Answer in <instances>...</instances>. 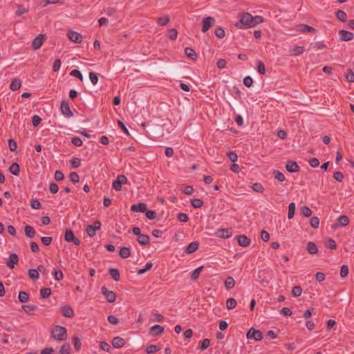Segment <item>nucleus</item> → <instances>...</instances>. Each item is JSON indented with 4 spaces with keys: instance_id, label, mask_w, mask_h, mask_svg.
<instances>
[{
    "instance_id": "nucleus-26",
    "label": "nucleus",
    "mask_w": 354,
    "mask_h": 354,
    "mask_svg": "<svg viewBox=\"0 0 354 354\" xmlns=\"http://www.w3.org/2000/svg\"><path fill=\"white\" fill-rule=\"evenodd\" d=\"M64 239L66 242L73 241L74 243H77L75 241V236L73 232L71 230H66L64 234Z\"/></svg>"
},
{
    "instance_id": "nucleus-54",
    "label": "nucleus",
    "mask_w": 354,
    "mask_h": 354,
    "mask_svg": "<svg viewBox=\"0 0 354 354\" xmlns=\"http://www.w3.org/2000/svg\"><path fill=\"white\" fill-rule=\"evenodd\" d=\"M138 243H148L149 237L147 235L141 234L138 237Z\"/></svg>"
},
{
    "instance_id": "nucleus-60",
    "label": "nucleus",
    "mask_w": 354,
    "mask_h": 354,
    "mask_svg": "<svg viewBox=\"0 0 354 354\" xmlns=\"http://www.w3.org/2000/svg\"><path fill=\"white\" fill-rule=\"evenodd\" d=\"M70 75L80 79V80H82V79H83L82 73L79 70H77V69L72 70L70 73Z\"/></svg>"
},
{
    "instance_id": "nucleus-41",
    "label": "nucleus",
    "mask_w": 354,
    "mask_h": 354,
    "mask_svg": "<svg viewBox=\"0 0 354 354\" xmlns=\"http://www.w3.org/2000/svg\"><path fill=\"white\" fill-rule=\"evenodd\" d=\"M60 354H71V346L68 344H64L60 347Z\"/></svg>"
},
{
    "instance_id": "nucleus-35",
    "label": "nucleus",
    "mask_w": 354,
    "mask_h": 354,
    "mask_svg": "<svg viewBox=\"0 0 354 354\" xmlns=\"http://www.w3.org/2000/svg\"><path fill=\"white\" fill-rule=\"evenodd\" d=\"M72 342H73L75 348L77 351H80L81 349V346H82V342H81V340L80 339V338L77 336H74L72 338Z\"/></svg>"
},
{
    "instance_id": "nucleus-19",
    "label": "nucleus",
    "mask_w": 354,
    "mask_h": 354,
    "mask_svg": "<svg viewBox=\"0 0 354 354\" xmlns=\"http://www.w3.org/2000/svg\"><path fill=\"white\" fill-rule=\"evenodd\" d=\"M216 234L220 238H229L232 236L231 229H219L216 231Z\"/></svg>"
},
{
    "instance_id": "nucleus-7",
    "label": "nucleus",
    "mask_w": 354,
    "mask_h": 354,
    "mask_svg": "<svg viewBox=\"0 0 354 354\" xmlns=\"http://www.w3.org/2000/svg\"><path fill=\"white\" fill-rule=\"evenodd\" d=\"M60 111L63 115L68 118H71L73 115V113L71 110L69 104L66 100L62 101L60 105Z\"/></svg>"
},
{
    "instance_id": "nucleus-42",
    "label": "nucleus",
    "mask_w": 354,
    "mask_h": 354,
    "mask_svg": "<svg viewBox=\"0 0 354 354\" xmlns=\"http://www.w3.org/2000/svg\"><path fill=\"white\" fill-rule=\"evenodd\" d=\"M199 245H187L185 248V252L187 254H192L198 249Z\"/></svg>"
},
{
    "instance_id": "nucleus-30",
    "label": "nucleus",
    "mask_w": 354,
    "mask_h": 354,
    "mask_svg": "<svg viewBox=\"0 0 354 354\" xmlns=\"http://www.w3.org/2000/svg\"><path fill=\"white\" fill-rule=\"evenodd\" d=\"M235 285V281L233 277H228L225 281V286L227 290H230L234 288Z\"/></svg>"
},
{
    "instance_id": "nucleus-25",
    "label": "nucleus",
    "mask_w": 354,
    "mask_h": 354,
    "mask_svg": "<svg viewBox=\"0 0 354 354\" xmlns=\"http://www.w3.org/2000/svg\"><path fill=\"white\" fill-rule=\"evenodd\" d=\"M18 299L21 303H26L29 301L30 297L28 292L25 291H20L19 292Z\"/></svg>"
},
{
    "instance_id": "nucleus-44",
    "label": "nucleus",
    "mask_w": 354,
    "mask_h": 354,
    "mask_svg": "<svg viewBox=\"0 0 354 354\" xmlns=\"http://www.w3.org/2000/svg\"><path fill=\"white\" fill-rule=\"evenodd\" d=\"M237 243H250V239L245 235H239L236 237Z\"/></svg>"
},
{
    "instance_id": "nucleus-17",
    "label": "nucleus",
    "mask_w": 354,
    "mask_h": 354,
    "mask_svg": "<svg viewBox=\"0 0 354 354\" xmlns=\"http://www.w3.org/2000/svg\"><path fill=\"white\" fill-rule=\"evenodd\" d=\"M131 210L134 212H145L147 210V205L143 203L133 204L131 207Z\"/></svg>"
},
{
    "instance_id": "nucleus-36",
    "label": "nucleus",
    "mask_w": 354,
    "mask_h": 354,
    "mask_svg": "<svg viewBox=\"0 0 354 354\" xmlns=\"http://www.w3.org/2000/svg\"><path fill=\"white\" fill-rule=\"evenodd\" d=\"M158 24L161 26H165L167 25V24L169 22V16H165L164 17H159L156 20Z\"/></svg>"
},
{
    "instance_id": "nucleus-16",
    "label": "nucleus",
    "mask_w": 354,
    "mask_h": 354,
    "mask_svg": "<svg viewBox=\"0 0 354 354\" xmlns=\"http://www.w3.org/2000/svg\"><path fill=\"white\" fill-rule=\"evenodd\" d=\"M44 269L42 266H39L37 269H30L28 270V275L32 280H37L39 277V272Z\"/></svg>"
},
{
    "instance_id": "nucleus-4",
    "label": "nucleus",
    "mask_w": 354,
    "mask_h": 354,
    "mask_svg": "<svg viewBox=\"0 0 354 354\" xmlns=\"http://www.w3.org/2000/svg\"><path fill=\"white\" fill-rule=\"evenodd\" d=\"M246 337L248 339H254L256 341H261L263 339V333L259 330L251 328L248 331Z\"/></svg>"
},
{
    "instance_id": "nucleus-57",
    "label": "nucleus",
    "mask_w": 354,
    "mask_h": 354,
    "mask_svg": "<svg viewBox=\"0 0 354 354\" xmlns=\"http://www.w3.org/2000/svg\"><path fill=\"white\" fill-rule=\"evenodd\" d=\"M310 224L313 228H317L319 225V219L317 216L311 218Z\"/></svg>"
},
{
    "instance_id": "nucleus-34",
    "label": "nucleus",
    "mask_w": 354,
    "mask_h": 354,
    "mask_svg": "<svg viewBox=\"0 0 354 354\" xmlns=\"http://www.w3.org/2000/svg\"><path fill=\"white\" fill-rule=\"evenodd\" d=\"M336 17L342 22H345L347 18L346 12L341 10L337 11Z\"/></svg>"
},
{
    "instance_id": "nucleus-24",
    "label": "nucleus",
    "mask_w": 354,
    "mask_h": 354,
    "mask_svg": "<svg viewBox=\"0 0 354 354\" xmlns=\"http://www.w3.org/2000/svg\"><path fill=\"white\" fill-rule=\"evenodd\" d=\"M185 53L189 58H190L192 60H196L197 58V55H196L195 50L192 48H189V47L185 48Z\"/></svg>"
},
{
    "instance_id": "nucleus-58",
    "label": "nucleus",
    "mask_w": 354,
    "mask_h": 354,
    "mask_svg": "<svg viewBox=\"0 0 354 354\" xmlns=\"http://www.w3.org/2000/svg\"><path fill=\"white\" fill-rule=\"evenodd\" d=\"M305 49L304 46H297L292 49V54L295 56L302 54L304 52Z\"/></svg>"
},
{
    "instance_id": "nucleus-64",
    "label": "nucleus",
    "mask_w": 354,
    "mask_h": 354,
    "mask_svg": "<svg viewBox=\"0 0 354 354\" xmlns=\"http://www.w3.org/2000/svg\"><path fill=\"white\" fill-rule=\"evenodd\" d=\"M71 142L73 145H74L76 147H80L83 144L82 140L78 137L72 138Z\"/></svg>"
},
{
    "instance_id": "nucleus-13",
    "label": "nucleus",
    "mask_w": 354,
    "mask_h": 354,
    "mask_svg": "<svg viewBox=\"0 0 354 354\" xmlns=\"http://www.w3.org/2000/svg\"><path fill=\"white\" fill-rule=\"evenodd\" d=\"M339 39L344 41H351L353 38V33L352 32L341 30L339 31Z\"/></svg>"
},
{
    "instance_id": "nucleus-50",
    "label": "nucleus",
    "mask_w": 354,
    "mask_h": 354,
    "mask_svg": "<svg viewBox=\"0 0 354 354\" xmlns=\"http://www.w3.org/2000/svg\"><path fill=\"white\" fill-rule=\"evenodd\" d=\"M69 178L73 183H78L80 180V176L76 172H71L69 175Z\"/></svg>"
},
{
    "instance_id": "nucleus-33",
    "label": "nucleus",
    "mask_w": 354,
    "mask_h": 354,
    "mask_svg": "<svg viewBox=\"0 0 354 354\" xmlns=\"http://www.w3.org/2000/svg\"><path fill=\"white\" fill-rule=\"evenodd\" d=\"M236 301L234 298H229L226 301V306L228 310L234 309L236 306Z\"/></svg>"
},
{
    "instance_id": "nucleus-5",
    "label": "nucleus",
    "mask_w": 354,
    "mask_h": 354,
    "mask_svg": "<svg viewBox=\"0 0 354 354\" xmlns=\"http://www.w3.org/2000/svg\"><path fill=\"white\" fill-rule=\"evenodd\" d=\"M46 36L44 34L38 35L32 41V48L33 50H37L39 49L46 39Z\"/></svg>"
},
{
    "instance_id": "nucleus-40",
    "label": "nucleus",
    "mask_w": 354,
    "mask_h": 354,
    "mask_svg": "<svg viewBox=\"0 0 354 354\" xmlns=\"http://www.w3.org/2000/svg\"><path fill=\"white\" fill-rule=\"evenodd\" d=\"M300 212L306 217H309L312 214L311 209L306 205L301 207Z\"/></svg>"
},
{
    "instance_id": "nucleus-11",
    "label": "nucleus",
    "mask_w": 354,
    "mask_h": 354,
    "mask_svg": "<svg viewBox=\"0 0 354 354\" xmlns=\"http://www.w3.org/2000/svg\"><path fill=\"white\" fill-rule=\"evenodd\" d=\"M19 262V258L17 254L15 253H11L9 256L8 259L6 262V266L10 269H13Z\"/></svg>"
},
{
    "instance_id": "nucleus-48",
    "label": "nucleus",
    "mask_w": 354,
    "mask_h": 354,
    "mask_svg": "<svg viewBox=\"0 0 354 354\" xmlns=\"http://www.w3.org/2000/svg\"><path fill=\"white\" fill-rule=\"evenodd\" d=\"M274 178L279 182H283L286 180L284 174L279 171H274Z\"/></svg>"
},
{
    "instance_id": "nucleus-2",
    "label": "nucleus",
    "mask_w": 354,
    "mask_h": 354,
    "mask_svg": "<svg viewBox=\"0 0 354 354\" xmlns=\"http://www.w3.org/2000/svg\"><path fill=\"white\" fill-rule=\"evenodd\" d=\"M50 337L57 341H65L68 338L67 330L62 326H55L50 332Z\"/></svg>"
},
{
    "instance_id": "nucleus-9",
    "label": "nucleus",
    "mask_w": 354,
    "mask_h": 354,
    "mask_svg": "<svg viewBox=\"0 0 354 354\" xmlns=\"http://www.w3.org/2000/svg\"><path fill=\"white\" fill-rule=\"evenodd\" d=\"M214 22L215 19L212 17L204 18L202 21V32H206Z\"/></svg>"
},
{
    "instance_id": "nucleus-1",
    "label": "nucleus",
    "mask_w": 354,
    "mask_h": 354,
    "mask_svg": "<svg viewBox=\"0 0 354 354\" xmlns=\"http://www.w3.org/2000/svg\"><path fill=\"white\" fill-rule=\"evenodd\" d=\"M263 18L261 16H252L249 12H243L239 15V21L235 24V27L238 29H248L255 27L262 24Z\"/></svg>"
},
{
    "instance_id": "nucleus-61",
    "label": "nucleus",
    "mask_w": 354,
    "mask_h": 354,
    "mask_svg": "<svg viewBox=\"0 0 354 354\" xmlns=\"http://www.w3.org/2000/svg\"><path fill=\"white\" fill-rule=\"evenodd\" d=\"M54 278L57 281H61L63 277V273L60 270H55L53 272Z\"/></svg>"
},
{
    "instance_id": "nucleus-47",
    "label": "nucleus",
    "mask_w": 354,
    "mask_h": 354,
    "mask_svg": "<svg viewBox=\"0 0 354 354\" xmlns=\"http://www.w3.org/2000/svg\"><path fill=\"white\" fill-rule=\"evenodd\" d=\"M159 350H160V348L158 347L156 345L151 344V345L147 346V348L146 349V352L147 354H153L156 351H158Z\"/></svg>"
},
{
    "instance_id": "nucleus-27",
    "label": "nucleus",
    "mask_w": 354,
    "mask_h": 354,
    "mask_svg": "<svg viewBox=\"0 0 354 354\" xmlns=\"http://www.w3.org/2000/svg\"><path fill=\"white\" fill-rule=\"evenodd\" d=\"M9 171L15 176H18L20 172V167L18 163L14 162L9 167Z\"/></svg>"
},
{
    "instance_id": "nucleus-32",
    "label": "nucleus",
    "mask_w": 354,
    "mask_h": 354,
    "mask_svg": "<svg viewBox=\"0 0 354 354\" xmlns=\"http://www.w3.org/2000/svg\"><path fill=\"white\" fill-rule=\"evenodd\" d=\"M119 254L122 258L126 259L130 256L131 251L129 248L123 247L120 250Z\"/></svg>"
},
{
    "instance_id": "nucleus-39",
    "label": "nucleus",
    "mask_w": 354,
    "mask_h": 354,
    "mask_svg": "<svg viewBox=\"0 0 354 354\" xmlns=\"http://www.w3.org/2000/svg\"><path fill=\"white\" fill-rule=\"evenodd\" d=\"M190 203H191L192 206L195 208H200L202 207V205L203 204V201L200 198L192 199Z\"/></svg>"
},
{
    "instance_id": "nucleus-45",
    "label": "nucleus",
    "mask_w": 354,
    "mask_h": 354,
    "mask_svg": "<svg viewBox=\"0 0 354 354\" xmlns=\"http://www.w3.org/2000/svg\"><path fill=\"white\" fill-rule=\"evenodd\" d=\"M302 293V288L299 286H294L292 289V295L294 296V297H299Z\"/></svg>"
},
{
    "instance_id": "nucleus-12",
    "label": "nucleus",
    "mask_w": 354,
    "mask_h": 354,
    "mask_svg": "<svg viewBox=\"0 0 354 354\" xmlns=\"http://www.w3.org/2000/svg\"><path fill=\"white\" fill-rule=\"evenodd\" d=\"M295 30L297 31L301 32L302 33H306V32H311L313 33L317 32L316 29H315L314 28H313L308 25L304 24H300L297 25L295 27Z\"/></svg>"
},
{
    "instance_id": "nucleus-49",
    "label": "nucleus",
    "mask_w": 354,
    "mask_h": 354,
    "mask_svg": "<svg viewBox=\"0 0 354 354\" xmlns=\"http://www.w3.org/2000/svg\"><path fill=\"white\" fill-rule=\"evenodd\" d=\"M164 319V317L160 313H153L151 315V320L153 322H161Z\"/></svg>"
},
{
    "instance_id": "nucleus-55",
    "label": "nucleus",
    "mask_w": 354,
    "mask_h": 354,
    "mask_svg": "<svg viewBox=\"0 0 354 354\" xmlns=\"http://www.w3.org/2000/svg\"><path fill=\"white\" fill-rule=\"evenodd\" d=\"M215 35L220 39H222L225 37V30H223V28H217L215 29Z\"/></svg>"
},
{
    "instance_id": "nucleus-8",
    "label": "nucleus",
    "mask_w": 354,
    "mask_h": 354,
    "mask_svg": "<svg viewBox=\"0 0 354 354\" xmlns=\"http://www.w3.org/2000/svg\"><path fill=\"white\" fill-rule=\"evenodd\" d=\"M102 292L108 302L113 303L115 301L116 295L113 291L109 290L105 286H103L102 288Z\"/></svg>"
},
{
    "instance_id": "nucleus-18",
    "label": "nucleus",
    "mask_w": 354,
    "mask_h": 354,
    "mask_svg": "<svg viewBox=\"0 0 354 354\" xmlns=\"http://www.w3.org/2000/svg\"><path fill=\"white\" fill-rule=\"evenodd\" d=\"M164 332V328L160 325H155L150 328L149 333L153 336H158Z\"/></svg>"
},
{
    "instance_id": "nucleus-14",
    "label": "nucleus",
    "mask_w": 354,
    "mask_h": 354,
    "mask_svg": "<svg viewBox=\"0 0 354 354\" xmlns=\"http://www.w3.org/2000/svg\"><path fill=\"white\" fill-rule=\"evenodd\" d=\"M286 170L290 173H295L299 171V166L293 160H288L286 165Z\"/></svg>"
},
{
    "instance_id": "nucleus-62",
    "label": "nucleus",
    "mask_w": 354,
    "mask_h": 354,
    "mask_svg": "<svg viewBox=\"0 0 354 354\" xmlns=\"http://www.w3.org/2000/svg\"><path fill=\"white\" fill-rule=\"evenodd\" d=\"M71 165L73 168H78L81 165V160L78 158H73L71 160Z\"/></svg>"
},
{
    "instance_id": "nucleus-3",
    "label": "nucleus",
    "mask_w": 354,
    "mask_h": 354,
    "mask_svg": "<svg viewBox=\"0 0 354 354\" xmlns=\"http://www.w3.org/2000/svg\"><path fill=\"white\" fill-rule=\"evenodd\" d=\"M128 183V180L124 175H119L117 178L113 180L112 187L116 191H120L122 186Z\"/></svg>"
},
{
    "instance_id": "nucleus-15",
    "label": "nucleus",
    "mask_w": 354,
    "mask_h": 354,
    "mask_svg": "<svg viewBox=\"0 0 354 354\" xmlns=\"http://www.w3.org/2000/svg\"><path fill=\"white\" fill-rule=\"evenodd\" d=\"M60 310L64 317L71 318L74 316V312L72 308L68 305H65L61 307Z\"/></svg>"
},
{
    "instance_id": "nucleus-38",
    "label": "nucleus",
    "mask_w": 354,
    "mask_h": 354,
    "mask_svg": "<svg viewBox=\"0 0 354 354\" xmlns=\"http://www.w3.org/2000/svg\"><path fill=\"white\" fill-rule=\"evenodd\" d=\"M51 294V290L49 288H42L40 290V295L42 298H48Z\"/></svg>"
},
{
    "instance_id": "nucleus-23",
    "label": "nucleus",
    "mask_w": 354,
    "mask_h": 354,
    "mask_svg": "<svg viewBox=\"0 0 354 354\" xmlns=\"http://www.w3.org/2000/svg\"><path fill=\"white\" fill-rule=\"evenodd\" d=\"M21 86V81L18 78H15L11 82L10 88L12 91H15L19 89Z\"/></svg>"
},
{
    "instance_id": "nucleus-46",
    "label": "nucleus",
    "mask_w": 354,
    "mask_h": 354,
    "mask_svg": "<svg viewBox=\"0 0 354 354\" xmlns=\"http://www.w3.org/2000/svg\"><path fill=\"white\" fill-rule=\"evenodd\" d=\"M252 189L256 192L262 193L264 190L263 185L261 183H255L252 185Z\"/></svg>"
},
{
    "instance_id": "nucleus-22",
    "label": "nucleus",
    "mask_w": 354,
    "mask_h": 354,
    "mask_svg": "<svg viewBox=\"0 0 354 354\" xmlns=\"http://www.w3.org/2000/svg\"><path fill=\"white\" fill-rule=\"evenodd\" d=\"M204 268V266H201L198 268H197L196 269H195L194 270H193L191 273H190V278L192 281H196L200 276L202 270H203Z\"/></svg>"
},
{
    "instance_id": "nucleus-53",
    "label": "nucleus",
    "mask_w": 354,
    "mask_h": 354,
    "mask_svg": "<svg viewBox=\"0 0 354 354\" xmlns=\"http://www.w3.org/2000/svg\"><path fill=\"white\" fill-rule=\"evenodd\" d=\"M306 250L310 254H315L318 252L317 245H308Z\"/></svg>"
},
{
    "instance_id": "nucleus-20",
    "label": "nucleus",
    "mask_w": 354,
    "mask_h": 354,
    "mask_svg": "<svg viewBox=\"0 0 354 354\" xmlns=\"http://www.w3.org/2000/svg\"><path fill=\"white\" fill-rule=\"evenodd\" d=\"M125 341L120 337H115L113 339L112 345L115 348H120L124 346Z\"/></svg>"
},
{
    "instance_id": "nucleus-37",
    "label": "nucleus",
    "mask_w": 354,
    "mask_h": 354,
    "mask_svg": "<svg viewBox=\"0 0 354 354\" xmlns=\"http://www.w3.org/2000/svg\"><path fill=\"white\" fill-rule=\"evenodd\" d=\"M257 71L259 74L264 75L266 73V67L263 62L261 60H258L257 62Z\"/></svg>"
},
{
    "instance_id": "nucleus-28",
    "label": "nucleus",
    "mask_w": 354,
    "mask_h": 354,
    "mask_svg": "<svg viewBox=\"0 0 354 354\" xmlns=\"http://www.w3.org/2000/svg\"><path fill=\"white\" fill-rule=\"evenodd\" d=\"M109 273L115 281H118L120 280V272L117 268H110L109 270Z\"/></svg>"
},
{
    "instance_id": "nucleus-31",
    "label": "nucleus",
    "mask_w": 354,
    "mask_h": 354,
    "mask_svg": "<svg viewBox=\"0 0 354 354\" xmlns=\"http://www.w3.org/2000/svg\"><path fill=\"white\" fill-rule=\"evenodd\" d=\"M295 203H290L288 205V218L291 219L294 217L295 212Z\"/></svg>"
},
{
    "instance_id": "nucleus-59",
    "label": "nucleus",
    "mask_w": 354,
    "mask_h": 354,
    "mask_svg": "<svg viewBox=\"0 0 354 354\" xmlns=\"http://www.w3.org/2000/svg\"><path fill=\"white\" fill-rule=\"evenodd\" d=\"M348 274V267L346 265H343L340 269V276L342 278L346 277Z\"/></svg>"
},
{
    "instance_id": "nucleus-21",
    "label": "nucleus",
    "mask_w": 354,
    "mask_h": 354,
    "mask_svg": "<svg viewBox=\"0 0 354 354\" xmlns=\"http://www.w3.org/2000/svg\"><path fill=\"white\" fill-rule=\"evenodd\" d=\"M349 223V219L347 216L341 215L337 218V225L338 226L344 227L346 226Z\"/></svg>"
},
{
    "instance_id": "nucleus-63",
    "label": "nucleus",
    "mask_w": 354,
    "mask_h": 354,
    "mask_svg": "<svg viewBox=\"0 0 354 354\" xmlns=\"http://www.w3.org/2000/svg\"><path fill=\"white\" fill-rule=\"evenodd\" d=\"M178 219L183 223H186L189 220V216L185 213H179L177 215Z\"/></svg>"
},
{
    "instance_id": "nucleus-52",
    "label": "nucleus",
    "mask_w": 354,
    "mask_h": 354,
    "mask_svg": "<svg viewBox=\"0 0 354 354\" xmlns=\"http://www.w3.org/2000/svg\"><path fill=\"white\" fill-rule=\"evenodd\" d=\"M89 79L93 85L97 84V83L98 82V77H97V73H95L94 72H90L89 73Z\"/></svg>"
},
{
    "instance_id": "nucleus-56",
    "label": "nucleus",
    "mask_w": 354,
    "mask_h": 354,
    "mask_svg": "<svg viewBox=\"0 0 354 354\" xmlns=\"http://www.w3.org/2000/svg\"><path fill=\"white\" fill-rule=\"evenodd\" d=\"M30 206L32 209H39L41 207V203L37 199H32Z\"/></svg>"
},
{
    "instance_id": "nucleus-51",
    "label": "nucleus",
    "mask_w": 354,
    "mask_h": 354,
    "mask_svg": "<svg viewBox=\"0 0 354 354\" xmlns=\"http://www.w3.org/2000/svg\"><path fill=\"white\" fill-rule=\"evenodd\" d=\"M345 77L348 82H354V73L353 71L350 69L348 70L345 75Z\"/></svg>"
},
{
    "instance_id": "nucleus-43",
    "label": "nucleus",
    "mask_w": 354,
    "mask_h": 354,
    "mask_svg": "<svg viewBox=\"0 0 354 354\" xmlns=\"http://www.w3.org/2000/svg\"><path fill=\"white\" fill-rule=\"evenodd\" d=\"M21 308L26 313H31L32 311L37 309V306L34 305H23L21 306Z\"/></svg>"
},
{
    "instance_id": "nucleus-10",
    "label": "nucleus",
    "mask_w": 354,
    "mask_h": 354,
    "mask_svg": "<svg viewBox=\"0 0 354 354\" xmlns=\"http://www.w3.org/2000/svg\"><path fill=\"white\" fill-rule=\"evenodd\" d=\"M68 38L71 41H73L76 44H80L82 41V37L81 34L76 31L70 30L67 34Z\"/></svg>"
},
{
    "instance_id": "nucleus-6",
    "label": "nucleus",
    "mask_w": 354,
    "mask_h": 354,
    "mask_svg": "<svg viewBox=\"0 0 354 354\" xmlns=\"http://www.w3.org/2000/svg\"><path fill=\"white\" fill-rule=\"evenodd\" d=\"M101 227V223L99 221H95L93 225H89L86 227V232L91 237L93 236L96 234V231L100 230Z\"/></svg>"
},
{
    "instance_id": "nucleus-29",
    "label": "nucleus",
    "mask_w": 354,
    "mask_h": 354,
    "mask_svg": "<svg viewBox=\"0 0 354 354\" xmlns=\"http://www.w3.org/2000/svg\"><path fill=\"white\" fill-rule=\"evenodd\" d=\"M26 235L29 238H33L35 235V229L30 225H26L24 229Z\"/></svg>"
}]
</instances>
